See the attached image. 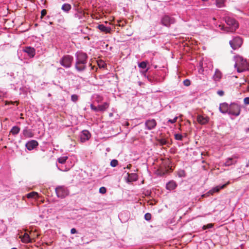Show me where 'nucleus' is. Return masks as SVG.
<instances>
[{"label":"nucleus","instance_id":"e433bc0d","mask_svg":"<svg viewBox=\"0 0 249 249\" xmlns=\"http://www.w3.org/2000/svg\"><path fill=\"white\" fill-rule=\"evenodd\" d=\"M78 99V96L76 94H72L71 96V100L73 102H76Z\"/></svg>","mask_w":249,"mask_h":249},{"label":"nucleus","instance_id":"de8ad7c7","mask_svg":"<svg viewBox=\"0 0 249 249\" xmlns=\"http://www.w3.org/2000/svg\"><path fill=\"white\" fill-rule=\"evenodd\" d=\"M14 103H16L17 105L18 104V103L17 101L15 102H13L11 101V102H6L5 105L14 104Z\"/></svg>","mask_w":249,"mask_h":249},{"label":"nucleus","instance_id":"6e6552de","mask_svg":"<svg viewBox=\"0 0 249 249\" xmlns=\"http://www.w3.org/2000/svg\"><path fill=\"white\" fill-rule=\"evenodd\" d=\"M243 43L242 38L239 36H236L233 38L232 40L230 41V44L233 50H236L240 48Z\"/></svg>","mask_w":249,"mask_h":249},{"label":"nucleus","instance_id":"9b49d317","mask_svg":"<svg viewBox=\"0 0 249 249\" xmlns=\"http://www.w3.org/2000/svg\"><path fill=\"white\" fill-rule=\"evenodd\" d=\"M230 183V182L229 181H228L226 183L222 185H221V186H217L215 187H213V188H212L211 190H210L208 192V194H210L212 195H213L214 193H218L219 192V191L221 190V189H223L224 188H225L228 184H229Z\"/></svg>","mask_w":249,"mask_h":249},{"label":"nucleus","instance_id":"473e14b6","mask_svg":"<svg viewBox=\"0 0 249 249\" xmlns=\"http://www.w3.org/2000/svg\"><path fill=\"white\" fill-rule=\"evenodd\" d=\"M213 225H214L213 224H212V223H209L207 225H204L202 227V229H203V230H205L207 229L212 228L213 227Z\"/></svg>","mask_w":249,"mask_h":249},{"label":"nucleus","instance_id":"e2e57ef3","mask_svg":"<svg viewBox=\"0 0 249 249\" xmlns=\"http://www.w3.org/2000/svg\"><path fill=\"white\" fill-rule=\"evenodd\" d=\"M111 48H112L110 47V48H109L110 50L111 49Z\"/></svg>","mask_w":249,"mask_h":249},{"label":"nucleus","instance_id":"f257e3e1","mask_svg":"<svg viewBox=\"0 0 249 249\" xmlns=\"http://www.w3.org/2000/svg\"><path fill=\"white\" fill-rule=\"evenodd\" d=\"M226 26H221V29L227 32H235L239 27L238 21L234 18L227 16L225 18Z\"/></svg>","mask_w":249,"mask_h":249},{"label":"nucleus","instance_id":"cd10ccee","mask_svg":"<svg viewBox=\"0 0 249 249\" xmlns=\"http://www.w3.org/2000/svg\"><path fill=\"white\" fill-rule=\"evenodd\" d=\"M98 28L102 32H104L106 33H109V29L103 24L99 25Z\"/></svg>","mask_w":249,"mask_h":249},{"label":"nucleus","instance_id":"052dcab7","mask_svg":"<svg viewBox=\"0 0 249 249\" xmlns=\"http://www.w3.org/2000/svg\"><path fill=\"white\" fill-rule=\"evenodd\" d=\"M168 223H172V222L171 221H170V222H168Z\"/></svg>","mask_w":249,"mask_h":249},{"label":"nucleus","instance_id":"2eb2a0df","mask_svg":"<svg viewBox=\"0 0 249 249\" xmlns=\"http://www.w3.org/2000/svg\"><path fill=\"white\" fill-rule=\"evenodd\" d=\"M238 157L233 155L231 158H228L225 162V165L226 166H229L233 164H235L237 163V160L235 159H238Z\"/></svg>","mask_w":249,"mask_h":249},{"label":"nucleus","instance_id":"864d4df0","mask_svg":"<svg viewBox=\"0 0 249 249\" xmlns=\"http://www.w3.org/2000/svg\"><path fill=\"white\" fill-rule=\"evenodd\" d=\"M110 18H111V17H110ZM111 19H110V23H109L110 25L111 24H112V23H111Z\"/></svg>","mask_w":249,"mask_h":249},{"label":"nucleus","instance_id":"c756f323","mask_svg":"<svg viewBox=\"0 0 249 249\" xmlns=\"http://www.w3.org/2000/svg\"><path fill=\"white\" fill-rule=\"evenodd\" d=\"M147 63V61H142L138 64V67L143 69H146Z\"/></svg>","mask_w":249,"mask_h":249},{"label":"nucleus","instance_id":"bb28decb","mask_svg":"<svg viewBox=\"0 0 249 249\" xmlns=\"http://www.w3.org/2000/svg\"><path fill=\"white\" fill-rule=\"evenodd\" d=\"M61 9L64 11L68 12L71 9V5L68 3H65L62 5Z\"/></svg>","mask_w":249,"mask_h":249},{"label":"nucleus","instance_id":"8fccbe9b","mask_svg":"<svg viewBox=\"0 0 249 249\" xmlns=\"http://www.w3.org/2000/svg\"><path fill=\"white\" fill-rule=\"evenodd\" d=\"M148 69H147L144 71L142 72L144 76H146V73L148 71Z\"/></svg>","mask_w":249,"mask_h":249},{"label":"nucleus","instance_id":"13d9d810","mask_svg":"<svg viewBox=\"0 0 249 249\" xmlns=\"http://www.w3.org/2000/svg\"><path fill=\"white\" fill-rule=\"evenodd\" d=\"M109 115H110V116H111L112 115V114L110 113Z\"/></svg>","mask_w":249,"mask_h":249},{"label":"nucleus","instance_id":"3c124183","mask_svg":"<svg viewBox=\"0 0 249 249\" xmlns=\"http://www.w3.org/2000/svg\"><path fill=\"white\" fill-rule=\"evenodd\" d=\"M249 167V160H248L246 165V167Z\"/></svg>","mask_w":249,"mask_h":249},{"label":"nucleus","instance_id":"72a5a7b5","mask_svg":"<svg viewBox=\"0 0 249 249\" xmlns=\"http://www.w3.org/2000/svg\"><path fill=\"white\" fill-rule=\"evenodd\" d=\"M97 64L99 67L100 68H104L105 66H107V64H106V63L102 60L97 61Z\"/></svg>","mask_w":249,"mask_h":249},{"label":"nucleus","instance_id":"4d7b16f0","mask_svg":"<svg viewBox=\"0 0 249 249\" xmlns=\"http://www.w3.org/2000/svg\"><path fill=\"white\" fill-rule=\"evenodd\" d=\"M203 1H207L208 0H202Z\"/></svg>","mask_w":249,"mask_h":249},{"label":"nucleus","instance_id":"6ab92c4d","mask_svg":"<svg viewBox=\"0 0 249 249\" xmlns=\"http://www.w3.org/2000/svg\"><path fill=\"white\" fill-rule=\"evenodd\" d=\"M222 74L220 70L216 69L214 75L213 76V79L215 82L219 81L222 77Z\"/></svg>","mask_w":249,"mask_h":249},{"label":"nucleus","instance_id":"603ef678","mask_svg":"<svg viewBox=\"0 0 249 249\" xmlns=\"http://www.w3.org/2000/svg\"><path fill=\"white\" fill-rule=\"evenodd\" d=\"M91 108H92V109H94V110H95V109H96V108L93 107V106L92 105H91Z\"/></svg>","mask_w":249,"mask_h":249},{"label":"nucleus","instance_id":"09e8293b","mask_svg":"<svg viewBox=\"0 0 249 249\" xmlns=\"http://www.w3.org/2000/svg\"><path fill=\"white\" fill-rule=\"evenodd\" d=\"M71 234H74V233H76V229H74V228L71 229Z\"/></svg>","mask_w":249,"mask_h":249},{"label":"nucleus","instance_id":"5fc2aeb1","mask_svg":"<svg viewBox=\"0 0 249 249\" xmlns=\"http://www.w3.org/2000/svg\"><path fill=\"white\" fill-rule=\"evenodd\" d=\"M184 137H186L187 136V134L186 133H185L184 135Z\"/></svg>","mask_w":249,"mask_h":249},{"label":"nucleus","instance_id":"423d86ee","mask_svg":"<svg viewBox=\"0 0 249 249\" xmlns=\"http://www.w3.org/2000/svg\"><path fill=\"white\" fill-rule=\"evenodd\" d=\"M172 169L169 166V161H167L163 163V165L160 166L157 170V174L160 176H163L168 174L170 170Z\"/></svg>","mask_w":249,"mask_h":249},{"label":"nucleus","instance_id":"c9c22d12","mask_svg":"<svg viewBox=\"0 0 249 249\" xmlns=\"http://www.w3.org/2000/svg\"><path fill=\"white\" fill-rule=\"evenodd\" d=\"M118 164V161L117 160H112L110 162V165L112 167H116Z\"/></svg>","mask_w":249,"mask_h":249},{"label":"nucleus","instance_id":"a18cd8bd","mask_svg":"<svg viewBox=\"0 0 249 249\" xmlns=\"http://www.w3.org/2000/svg\"><path fill=\"white\" fill-rule=\"evenodd\" d=\"M217 93L220 96H222L224 95V91L222 90H219L217 91Z\"/></svg>","mask_w":249,"mask_h":249},{"label":"nucleus","instance_id":"f8f14e48","mask_svg":"<svg viewBox=\"0 0 249 249\" xmlns=\"http://www.w3.org/2000/svg\"><path fill=\"white\" fill-rule=\"evenodd\" d=\"M209 117L206 116L202 115H198L197 116V121L201 125H204L207 124L209 122Z\"/></svg>","mask_w":249,"mask_h":249},{"label":"nucleus","instance_id":"dca6fc26","mask_svg":"<svg viewBox=\"0 0 249 249\" xmlns=\"http://www.w3.org/2000/svg\"><path fill=\"white\" fill-rule=\"evenodd\" d=\"M38 144V142L36 141L31 140L26 144V147L28 150L31 151L35 148Z\"/></svg>","mask_w":249,"mask_h":249},{"label":"nucleus","instance_id":"0eeeda50","mask_svg":"<svg viewBox=\"0 0 249 249\" xmlns=\"http://www.w3.org/2000/svg\"><path fill=\"white\" fill-rule=\"evenodd\" d=\"M73 59L72 56L65 55L61 59L60 63L62 66L68 68L71 67Z\"/></svg>","mask_w":249,"mask_h":249},{"label":"nucleus","instance_id":"4be33fe9","mask_svg":"<svg viewBox=\"0 0 249 249\" xmlns=\"http://www.w3.org/2000/svg\"><path fill=\"white\" fill-rule=\"evenodd\" d=\"M23 135L26 138H32L34 136V134L30 129L25 128L23 130Z\"/></svg>","mask_w":249,"mask_h":249},{"label":"nucleus","instance_id":"a19ab883","mask_svg":"<svg viewBox=\"0 0 249 249\" xmlns=\"http://www.w3.org/2000/svg\"><path fill=\"white\" fill-rule=\"evenodd\" d=\"M147 79L151 82H154L156 81L154 77H153L151 75H149L147 76Z\"/></svg>","mask_w":249,"mask_h":249},{"label":"nucleus","instance_id":"0e129e2a","mask_svg":"<svg viewBox=\"0 0 249 249\" xmlns=\"http://www.w3.org/2000/svg\"><path fill=\"white\" fill-rule=\"evenodd\" d=\"M109 29H110V31H111V27H109Z\"/></svg>","mask_w":249,"mask_h":249},{"label":"nucleus","instance_id":"2f4dec72","mask_svg":"<svg viewBox=\"0 0 249 249\" xmlns=\"http://www.w3.org/2000/svg\"><path fill=\"white\" fill-rule=\"evenodd\" d=\"M68 159V157H66V156H64V157H60L59 158H58V161L60 163H64L66 160Z\"/></svg>","mask_w":249,"mask_h":249},{"label":"nucleus","instance_id":"37998d69","mask_svg":"<svg viewBox=\"0 0 249 249\" xmlns=\"http://www.w3.org/2000/svg\"><path fill=\"white\" fill-rule=\"evenodd\" d=\"M47 14V11L45 9H43L41 12V18H43Z\"/></svg>","mask_w":249,"mask_h":249},{"label":"nucleus","instance_id":"c03bdc74","mask_svg":"<svg viewBox=\"0 0 249 249\" xmlns=\"http://www.w3.org/2000/svg\"><path fill=\"white\" fill-rule=\"evenodd\" d=\"M244 103L245 105H249V97H247L244 98Z\"/></svg>","mask_w":249,"mask_h":249},{"label":"nucleus","instance_id":"f3484780","mask_svg":"<svg viewBox=\"0 0 249 249\" xmlns=\"http://www.w3.org/2000/svg\"><path fill=\"white\" fill-rule=\"evenodd\" d=\"M177 187V184L174 180H171L169 181L166 185V189L172 191L176 188Z\"/></svg>","mask_w":249,"mask_h":249},{"label":"nucleus","instance_id":"ddd939ff","mask_svg":"<svg viewBox=\"0 0 249 249\" xmlns=\"http://www.w3.org/2000/svg\"><path fill=\"white\" fill-rule=\"evenodd\" d=\"M91 135L89 131L84 130L82 131L81 134L80 135V141L82 142H84L86 141H88L90 138Z\"/></svg>","mask_w":249,"mask_h":249},{"label":"nucleus","instance_id":"a211bd4d","mask_svg":"<svg viewBox=\"0 0 249 249\" xmlns=\"http://www.w3.org/2000/svg\"><path fill=\"white\" fill-rule=\"evenodd\" d=\"M127 182H131L135 181L138 179V175L136 173H127Z\"/></svg>","mask_w":249,"mask_h":249},{"label":"nucleus","instance_id":"7ed1b4c3","mask_svg":"<svg viewBox=\"0 0 249 249\" xmlns=\"http://www.w3.org/2000/svg\"><path fill=\"white\" fill-rule=\"evenodd\" d=\"M176 22V19L175 18L167 14L163 15L160 21V24L167 28H170L172 25Z\"/></svg>","mask_w":249,"mask_h":249},{"label":"nucleus","instance_id":"9d476101","mask_svg":"<svg viewBox=\"0 0 249 249\" xmlns=\"http://www.w3.org/2000/svg\"><path fill=\"white\" fill-rule=\"evenodd\" d=\"M157 122L154 119H148L145 122V128L149 130L153 129L157 126Z\"/></svg>","mask_w":249,"mask_h":249},{"label":"nucleus","instance_id":"393cba45","mask_svg":"<svg viewBox=\"0 0 249 249\" xmlns=\"http://www.w3.org/2000/svg\"><path fill=\"white\" fill-rule=\"evenodd\" d=\"M115 123H113L112 122L110 124V126L112 127L113 124H114ZM111 129H112V131L114 132V133L112 134L113 136H114L116 135V134H118L119 133V131L120 130V127L117 126L115 128L111 127Z\"/></svg>","mask_w":249,"mask_h":249},{"label":"nucleus","instance_id":"a878e982","mask_svg":"<svg viewBox=\"0 0 249 249\" xmlns=\"http://www.w3.org/2000/svg\"><path fill=\"white\" fill-rule=\"evenodd\" d=\"M20 131V128L18 126H15L12 127L10 131V133H11L13 135L18 134Z\"/></svg>","mask_w":249,"mask_h":249},{"label":"nucleus","instance_id":"79ce46f5","mask_svg":"<svg viewBox=\"0 0 249 249\" xmlns=\"http://www.w3.org/2000/svg\"><path fill=\"white\" fill-rule=\"evenodd\" d=\"M178 119V117H175L173 119H169L168 120V123H170L171 124H174L177 122Z\"/></svg>","mask_w":249,"mask_h":249},{"label":"nucleus","instance_id":"4c0bfd02","mask_svg":"<svg viewBox=\"0 0 249 249\" xmlns=\"http://www.w3.org/2000/svg\"><path fill=\"white\" fill-rule=\"evenodd\" d=\"M184 85L189 86L191 84V81L189 79H185L183 82Z\"/></svg>","mask_w":249,"mask_h":249},{"label":"nucleus","instance_id":"c85d7f7f","mask_svg":"<svg viewBox=\"0 0 249 249\" xmlns=\"http://www.w3.org/2000/svg\"><path fill=\"white\" fill-rule=\"evenodd\" d=\"M38 196V193L36 192H31L27 195V197L30 198H36Z\"/></svg>","mask_w":249,"mask_h":249},{"label":"nucleus","instance_id":"49530a36","mask_svg":"<svg viewBox=\"0 0 249 249\" xmlns=\"http://www.w3.org/2000/svg\"><path fill=\"white\" fill-rule=\"evenodd\" d=\"M144 218H151V214L150 213H146L144 215Z\"/></svg>","mask_w":249,"mask_h":249},{"label":"nucleus","instance_id":"20e7f679","mask_svg":"<svg viewBox=\"0 0 249 249\" xmlns=\"http://www.w3.org/2000/svg\"><path fill=\"white\" fill-rule=\"evenodd\" d=\"M241 107L237 103H232L230 105L228 114L233 116H238L241 113Z\"/></svg>","mask_w":249,"mask_h":249},{"label":"nucleus","instance_id":"6e6d98bb","mask_svg":"<svg viewBox=\"0 0 249 249\" xmlns=\"http://www.w3.org/2000/svg\"><path fill=\"white\" fill-rule=\"evenodd\" d=\"M146 219V220H147V221H149L151 219H148V218H146V219Z\"/></svg>","mask_w":249,"mask_h":249},{"label":"nucleus","instance_id":"ea45409f","mask_svg":"<svg viewBox=\"0 0 249 249\" xmlns=\"http://www.w3.org/2000/svg\"><path fill=\"white\" fill-rule=\"evenodd\" d=\"M107 192V189L104 187H102L99 189V192L102 194L106 193Z\"/></svg>","mask_w":249,"mask_h":249},{"label":"nucleus","instance_id":"bf43d9fd","mask_svg":"<svg viewBox=\"0 0 249 249\" xmlns=\"http://www.w3.org/2000/svg\"><path fill=\"white\" fill-rule=\"evenodd\" d=\"M17 249V248H12V249Z\"/></svg>","mask_w":249,"mask_h":249},{"label":"nucleus","instance_id":"1a4fd4ad","mask_svg":"<svg viewBox=\"0 0 249 249\" xmlns=\"http://www.w3.org/2000/svg\"><path fill=\"white\" fill-rule=\"evenodd\" d=\"M88 56L86 53L83 52L78 53L76 54V62L80 63L87 64Z\"/></svg>","mask_w":249,"mask_h":249},{"label":"nucleus","instance_id":"f704fd0d","mask_svg":"<svg viewBox=\"0 0 249 249\" xmlns=\"http://www.w3.org/2000/svg\"><path fill=\"white\" fill-rule=\"evenodd\" d=\"M183 136L180 134H175V139L176 140L181 141L183 139Z\"/></svg>","mask_w":249,"mask_h":249},{"label":"nucleus","instance_id":"b1692460","mask_svg":"<svg viewBox=\"0 0 249 249\" xmlns=\"http://www.w3.org/2000/svg\"><path fill=\"white\" fill-rule=\"evenodd\" d=\"M226 0H215V4L218 8L224 7L225 6Z\"/></svg>","mask_w":249,"mask_h":249},{"label":"nucleus","instance_id":"58836bf2","mask_svg":"<svg viewBox=\"0 0 249 249\" xmlns=\"http://www.w3.org/2000/svg\"><path fill=\"white\" fill-rule=\"evenodd\" d=\"M159 142L160 143V145H166V143H167V141L165 139H160L159 140Z\"/></svg>","mask_w":249,"mask_h":249},{"label":"nucleus","instance_id":"412c9836","mask_svg":"<svg viewBox=\"0 0 249 249\" xmlns=\"http://www.w3.org/2000/svg\"><path fill=\"white\" fill-rule=\"evenodd\" d=\"M75 68L78 71H83L86 69V64L76 62Z\"/></svg>","mask_w":249,"mask_h":249},{"label":"nucleus","instance_id":"aec40b11","mask_svg":"<svg viewBox=\"0 0 249 249\" xmlns=\"http://www.w3.org/2000/svg\"><path fill=\"white\" fill-rule=\"evenodd\" d=\"M24 51L27 53L30 56L33 57L35 54V51L33 48L30 47H26Z\"/></svg>","mask_w":249,"mask_h":249},{"label":"nucleus","instance_id":"f03ea898","mask_svg":"<svg viewBox=\"0 0 249 249\" xmlns=\"http://www.w3.org/2000/svg\"><path fill=\"white\" fill-rule=\"evenodd\" d=\"M234 67L237 68L238 72H242L249 70V65L246 59L240 56L235 57Z\"/></svg>","mask_w":249,"mask_h":249},{"label":"nucleus","instance_id":"680f3d73","mask_svg":"<svg viewBox=\"0 0 249 249\" xmlns=\"http://www.w3.org/2000/svg\"><path fill=\"white\" fill-rule=\"evenodd\" d=\"M127 168H130V167H129V165H127Z\"/></svg>","mask_w":249,"mask_h":249},{"label":"nucleus","instance_id":"4468645a","mask_svg":"<svg viewBox=\"0 0 249 249\" xmlns=\"http://www.w3.org/2000/svg\"><path fill=\"white\" fill-rule=\"evenodd\" d=\"M230 105L228 103L224 102L220 104L219 109V111L223 114H228L229 111Z\"/></svg>","mask_w":249,"mask_h":249},{"label":"nucleus","instance_id":"7c9ffc66","mask_svg":"<svg viewBox=\"0 0 249 249\" xmlns=\"http://www.w3.org/2000/svg\"><path fill=\"white\" fill-rule=\"evenodd\" d=\"M178 175L179 177H185L186 176V173L184 170H179L178 171Z\"/></svg>","mask_w":249,"mask_h":249},{"label":"nucleus","instance_id":"5701e85b","mask_svg":"<svg viewBox=\"0 0 249 249\" xmlns=\"http://www.w3.org/2000/svg\"><path fill=\"white\" fill-rule=\"evenodd\" d=\"M20 238L22 242L23 243H28L31 242V240L29 235L26 233H24L22 236L20 237Z\"/></svg>","mask_w":249,"mask_h":249},{"label":"nucleus","instance_id":"39448f33","mask_svg":"<svg viewBox=\"0 0 249 249\" xmlns=\"http://www.w3.org/2000/svg\"><path fill=\"white\" fill-rule=\"evenodd\" d=\"M55 191L58 197L64 198L69 194V191L64 186H58L55 188Z\"/></svg>","mask_w":249,"mask_h":249}]
</instances>
